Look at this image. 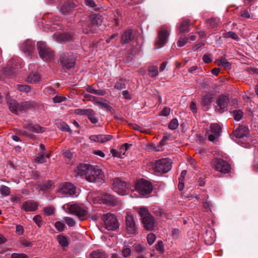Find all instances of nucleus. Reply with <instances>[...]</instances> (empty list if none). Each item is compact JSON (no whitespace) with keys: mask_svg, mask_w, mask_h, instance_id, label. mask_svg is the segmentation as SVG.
<instances>
[{"mask_svg":"<svg viewBox=\"0 0 258 258\" xmlns=\"http://www.w3.org/2000/svg\"><path fill=\"white\" fill-rule=\"evenodd\" d=\"M139 212L145 229L148 231L153 230L156 225L155 220L148 209L145 207H141Z\"/></svg>","mask_w":258,"mask_h":258,"instance_id":"f257e3e1","label":"nucleus"},{"mask_svg":"<svg viewBox=\"0 0 258 258\" xmlns=\"http://www.w3.org/2000/svg\"><path fill=\"white\" fill-rule=\"evenodd\" d=\"M88 172L86 178L88 181L101 183L104 181V173L99 167L92 165Z\"/></svg>","mask_w":258,"mask_h":258,"instance_id":"f03ea898","label":"nucleus"},{"mask_svg":"<svg viewBox=\"0 0 258 258\" xmlns=\"http://www.w3.org/2000/svg\"><path fill=\"white\" fill-rule=\"evenodd\" d=\"M134 188L141 196L146 197L152 192L153 185L151 182L144 179H140L135 183Z\"/></svg>","mask_w":258,"mask_h":258,"instance_id":"7ed1b4c3","label":"nucleus"},{"mask_svg":"<svg viewBox=\"0 0 258 258\" xmlns=\"http://www.w3.org/2000/svg\"><path fill=\"white\" fill-rule=\"evenodd\" d=\"M68 209L70 213L77 216L80 220L83 221L88 217L87 208L78 204H68Z\"/></svg>","mask_w":258,"mask_h":258,"instance_id":"20e7f679","label":"nucleus"},{"mask_svg":"<svg viewBox=\"0 0 258 258\" xmlns=\"http://www.w3.org/2000/svg\"><path fill=\"white\" fill-rule=\"evenodd\" d=\"M212 168L217 171L227 173L231 170L230 165L226 161L221 158H215L211 161Z\"/></svg>","mask_w":258,"mask_h":258,"instance_id":"39448f33","label":"nucleus"},{"mask_svg":"<svg viewBox=\"0 0 258 258\" xmlns=\"http://www.w3.org/2000/svg\"><path fill=\"white\" fill-rule=\"evenodd\" d=\"M172 167L171 160L168 158H163L156 161L154 164V169L158 173H167Z\"/></svg>","mask_w":258,"mask_h":258,"instance_id":"423d86ee","label":"nucleus"},{"mask_svg":"<svg viewBox=\"0 0 258 258\" xmlns=\"http://www.w3.org/2000/svg\"><path fill=\"white\" fill-rule=\"evenodd\" d=\"M37 47L40 57L45 61L53 59L54 55L49 48L46 46L45 42L40 41L37 43Z\"/></svg>","mask_w":258,"mask_h":258,"instance_id":"0eeeda50","label":"nucleus"},{"mask_svg":"<svg viewBox=\"0 0 258 258\" xmlns=\"http://www.w3.org/2000/svg\"><path fill=\"white\" fill-rule=\"evenodd\" d=\"M105 228L108 230H113L118 227L116 217L112 214L107 213L102 217Z\"/></svg>","mask_w":258,"mask_h":258,"instance_id":"6e6552de","label":"nucleus"},{"mask_svg":"<svg viewBox=\"0 0 258 258\" xmlns=\"http://www.w3.org/2000/svg\"><path fill=\"white\" fill-rule=\"evenodd\" d=\"M229 102V95H221L217 99L215 110L219 113H223L227 110Z\"/></svg>","mask_w":258,"mask_h":258,"instance_id":"1a4fd4ad","label":"nucleus"},{"mask_svg":"<svg viewBox=\"0 0 258 258\" xmlns=\"http://www.w3.org/2000/svg\"><path fill=\"white\" fill-rule=\"evenodd\" d=\"M19 61L18 58L10 59L4 69V73L8 76L14 75L16 72L15 69L22 67L21 64H19Z\"/></svg>","mask_w":258,"mask_h":258,"instance_id":"9d476101","label":"nucleus"},{"mask_svg":"<svg viewBox=\"0 0 258 258\" xmlns=\"http://www.w3.org/2000/svg\"><path fill=\"white\" fill-rule=\"evenodd\" d=\"M75 60V56L72 52L63 53L60 57L61 63L68 69L74 67Z\"/></svg>","mask_w":258,"mask_h":258,"instance_id":"9b49d317","label":"nucleus"},{"mask_svg":"<svg viewBox=\"0 0 258 258\" xmlns=\"http://www.w3.org/2000/svg\"><path fill=\"white\" fill-rule=\"evenodd\" d=\"M113 189L115 192L121 196L127 194V188L125 182L119 178H115L113 180Z\"/></svg>","mask_w":258,"mask_h":258,"instance_id":"f8f14e48","label":"nucleus"},{"mask_svg":"<svg viewBox=\"0 0 258 258\" xmlns=\"http://www.w3.org/2000/svg\"><path fill=\"white\" fill-rule=\"evenodd\" d=\"M169 33L167 30H161L158 31V36L155 42V48L158 49L162 47L167 43Z\"/></svg>","mask_w":258,"mask_h":258,"instance_id":"ddd939ff","label":"nucleus"},{"mask_svg":"<svg viewBox=\"0 0 258 258\" xmlns=\"http://www.w3.org/2000/svg\"><path fill=\"white\" fill-rule=\"evenodd\" d=\"M76 188L75 186L69 182H66L59 185L57 192L60 194H75Z\"/></svg>","mask_w":258,"mask_h":258,"instance_id":"4468645a","label":"nucleus"},{"mask_svg":"<svg viewBox=\"0 0 258 258\" xmlns=\"http://www.w3.org/2000/svg\"><path fill=\"white\" fill-rule=\"evenodd\" d=\"M96 202L99 204L114 205L116 203L115 199L111 195L106 193H101L97 197Z\"/></svg>","mask_w":258,"mask_h":258,"instance_id":"2eb2a0df","label":"nucleus"},{"mask_svg":"<svg viewBox=\"0 0 258 258\" xmlns=\"http://www.w3.org/2000/svg\"><path fill=\"white\" fill-rule=\"evenodd\" d=\"M102 20L101 19V17L99 15H93L91 16L90 18V22L89 23L88 26L90 28V30L89 31L87 29H83V31L84 33H88L90 32H91L93 29H95L96 27H98L101 25Z\"/></svg>","mask_w":258,"mask_h":258,"instance_id":"dca6fc26","label":"nucleus"},{"mask_svg":"<svg viewBox=\"0 0 258 258\" xmlns=\"http://www.w3.org/2000/svg\"><path fill=\"white\" fill-rule=\"evenodd\" d=\"M210 129L212 134L209 135L208 140L213 142L220 135L221 127L218 123H213L210 126Z\"/></svg>","mask_w":258,"mask_h":258,"instance_id":"f3484780","label":"nucleus"},{"mask_svg":"<svg viewBox=\"0 0 258 258\" xmlns=\"http://www.w3.org/2000/svg\"><path fill=\"white\" fill-rule=\"evenodd\" d=\"M35 44L31 40H26L21 46V49L26 55L30 54L34 50Z\"/></svg>","mask_w":258,"mask_h":258,"instance_id":"a211bd4d","label":"nucleus"},{"mask_svg":"<svg viewBox=\"0 0 258 258\" xmlns=\"http://www.w3.org/2000/svg\"><path fill=\"white\" fill-rule=\"evenodd\" d=\"M128 147V143H125L123 145L120 146L118 151L114 149H111L110 152L113 157L123 158V156L124 155L127 150Z\"/></svg>","mask_w":258,"mask_h":258,"instance_id":"6ab92c4d","label":"nucleus"},{"mask_svg":"<svg viewBox=\"0 0 258 258\" xmlns=\"http://www.w3.org/2000/svg\"><path fill=\"white\" fill-rule=\"evenodd\" d=\"M112 136L109 135H97L90 136L89 139L94 142L103 143L110 141Z\"/></svg>","mask_w":258,"mask_h":258,"instance_id":"aec40b11","label":"nucleus"},{"mask_svg":"<svg viewBox=\"0 0 258 258\" xmlns=\"http://www.w3.org/2000/svg\"><path fill=\"white\" fill-rule=\"evenodd\" d=\"M92 165L81 164L77 167V174L78 176H84L85 179L88 173V171Z\"/></svg>","mask_w":258,"mask_h":258,"instance_id":"412c9836","label":"nucleus"},{"mask_svg":"<svg viewBox=\"0 0 258 258\" xmlns=\"http://www.w3.org/2000/svg\"><path fill=\"white\" fill-rule=\"evenodd\" d=\"M54 38L58 42H66L73 40V36L68 33H55L53 35Z\"/></svg>","mask_w":258,"mask_h":258,"instance_id":"4be33fe9","label":"nucleus"},{"mask_svg":"<svg viewBox=\"0 0 258 258\" xmlns=\"http://www.w3.org/2000/svg\"><path fill=\"white\" fill-rule=\"evenodd\" d=\"M37 203L33 201H28L24 202L22 207V209L26 212L34 211L37 210Z\"/></svg>","mask_w":258,"mask_h":258,"instance_id":"5701e85b","label":"nucleus"},{"mask_svg":"<svg viewBox=\"0 0 258 258\" xmlns=\"http://www.w3.org/2000/svg\"><path fill=\"white\" fill-rule=\"evenodd\" d=\"M26 127V133L30 134L31 133H42L44 131V128L41 127L37 124H30Z\"/></svg>","mask_w":258,"mask_h":258,"instance_id":"b1692460","label":"nucleus"},{"mask_svg":"<svg viewBox=\"0 0 258 258\" xmlns=\"http://www.w3.org/2000/svg\"><path fill=\"white\" fill-rule=\"evenodd\" d=\"M88 119L93 124H96L98 122V118L96 112L92 109H89L86 114Z\"/></svg>","mask_w":258,"mask_h":258,"instance_id":"393cba45","label":"nucleus"},{"mask_svg":"<svg viewBox=\"0 0 258 258\" xmlns=\"http://www.w3.org/2000/svg\"><path fill=\"white\" fill-rule=\"evenodd\" d=\"M213 101V96L212 94L207 93L203 96L201 104L202 106H207L211 105Z\"/></svg>","mask_w":258,"mask_h":258,"instance_id":"a878e982","label":"nucleus"},{"mask_svg":"<svg viewBox=\"0 0 258 258\" xmlns=\"http://www.w3.org/2000/svg\"><path fill=\"white\" fill-rule=\"evenodd\" d=\"M76 7L74 3H66L60 8V11L63 14H66L70 12L73 8Z\"/></svg>","mask_w":258,"mask_h":258,"instance_id":"bb28decb","label":"nucleus"},{"mask_svg":"<svg viewBox=\"0 0 258 258\" xmlns=\"http://www.w3.org/2000/svg\"><path fill=\"white\" fill-rule=\"evenodd\" d=\"M8 104L10 110L14 113L17 114L18 111H20L19 103H18L15 100H10L8 102Z\"/></svg>","mask_w":258,"mask_h":258,"instance_id":"cd10ccee","label":"nucleus"},{"mask_svg":"<svg viewBox=\"0 0 258 258\" xmlns=\"http://www.w3.org/2000/svg\"><path fill=\"white\" fill-rule=\"evenodd\" d=\"M40 80V75L35 72L30 74L26 79V81L31 83H35L39 82Z\"/></svg>","mask_w":258,"mask_h":258,"instance_id":"c85d7f7f","label":"nucleus"},{"mask_svg":"<svg viewBox=\"0 0 258 258\" xmlns=\"http://www.w3.org/2000/svg\"><path fill=\"white\" fill-rule=\"evenodd\" d=\"M138 234V230L136 222L133 218L130 216V236H135Z\"/></svg>","mask_w":258,"mask_h":258,"instance_id":"c756f323","label":"nucleus"},{"mask_svg":"<svg viewBox=\"0 0 258 258\" xmlns=\"http://www.w3.org/2000/svg\"><path fill=\"white\" fill-rule=\"evenodd\" d=\"M207 199V195H203L201 196V199L203 201L202 203L203 207L206 211H209L211 210L212 205L210 201H208Z\"/></svg>","mask_w":258,"mask_h":258,"instance_id":"7c9ffc66","label":"nucleus"},{"mask_svg":"<svg viewBox=\"0 0 258 258\" xmlns=\"http://www.w3.org/2000/svg\"><path fill=\"white\" fill-rule=\"evenodd\" d=\"M247 134V128L243 126H239L234 132L235 136L237 138H241Z\"/></svg>","mask_w":258,"mask_h":258,"instance_id":"2f4dec72","label":"nucleus"},{"mask_svg":"<svg viewBox=\"0 0 258 258\" xmlns=\"http://www.w3.org/2000/svg\"><path fill=\"white\" fill-rule=\"evenodd\" d=\"M86 91L89 93L99 96H103L105 94V91L104 90H96L92 86L88 87L86 88Z\"/></svg>","mask_w":258,"mask_h":258,"instance_id":"473e14b6","label":"nucleus"},{"mask_svg":"<svg viewBox=\"0 0 258 258\" xmlns=\"http://www.w3.org/2000/svg\"><path fill=\"white\" fill-rule=\"evenodd\" d=\"M190 25V22L188 20H183L180 23L179 26V31L181 33H184L188 31V28Z\"/></svg>","mask_w":258,"mask_h":258,"instance_id":"72a5a7b5","label":"nucleus"},{"mask_svg":"<svg viewBox=\"0 0 258 258\" xmlns=\"http://www.w3.org/2000/svg\"><path fill=\"white\" fill-rule=\"evenodd\" d=\"M148 74L151 78L158 76V67L156 66H150L148 68Z\"/></svg>","mask_w":258,"mask_h":258,"instance_id":"f704fd0d","label":"nucleus"},{"mask_svg":"<svg viewBox=\"0 0 258 258\" xmlns=\"http://www.w3.org/2000/svg\"><path fill=\"white\" fill-rule=\"evenodd\" d=\"M91 258H106V254L101 251H94L91 254Z\"/></svg>","mask_w":258,"mask_h":258,"instance_id":"c9c22d12","label":"nucleus"},{"mask_svg":"<svg viewBox=\"0 0 258 258\" xmlns=\"http://www.w3.org/2000/svg\"><path fill=\"white\" fill-rule=\"evenodd\" d=\"M57 241L59 244L62 246H67L68 245V240L67 238L61 235H58L57 237Z\"/></svg>","mask_w":258,"mask_h":258,"instance_id":"e433bc0d","label":"nucleus"},{"mask_svg":"<svg viewBox=\"0 0 258 258\" xmlns=\"http://www.w3.org/2000/svg\"><path fill=\"white\" fill-rule=\"evenodd\" d=\"M234 119L236 121L241 120L243 115V111L240 109L235 110L233 111Z\"/></svg>","mask_w":258,"mask_h":258,"instance_id":"4c0bfd02","label":"nucleus"},{"mask_svg":"<svg viewBox=\"0 0 258 258\" xmlns=\"http://www.w3.org/2000/svg\"><path fill=\"white\" fill-rule=\"evenodd\" d=\"M49 158V155H45L44 153L39 155L35 159L37 163H43L46 162V159Z\"/></svg>","mask_w":258,"mask_h":258,"instance_id":"58836bf2","label":"nucleus"},{"mask_svg":"<svg viewBox=\"0 0 258 258\" xmlns=\"http://www.w3.org/2000/svg\"><path fill=\"white\" fill-rule=\"evenodd\" d=\"M57 127L61 130L71 132V130L69 127V126L64 122L63 121H59L57 123Z\"/></svg>","mask_w":258,"mask_h":258,"instance_id":"ea45409f","label":"nucleus"},{"mask_svg":"<svg viewBox=\"0 0 258 258\" xmlns=\"http://www.w3.org/2000/svg\"><path fill=\"white\" fill-rule=\"evenodd\" d=\"M223 37L225 38H231L235 40H237L239 39V37L237 34L235 32L232 31L224 33L223 34Z\"/></svg>","mask_w":258,"mask_h":258,"instance_id":"a19ab883","label":"nucleus"},{"mask_svg":"<svg viewBox=\"0 0 258 258\" xmlns=\"http://www.w3.org/2000/svg\"><path fill=\"white\" fill-rule=\"evenodd\" d=\"M31 106V103L30 102H23L19 103V109L20 111L25 110L30 108Z\"/></svg>","mask_w":258,"mask_h":258,"instance_id":"79ce46f5","label":"nucleus"},{"mask_svg":"<svg viewBox=\"0 0 258 258\" xmlns=\"http://www.w3.org/2000/svg\"><path fill=\"white\" fill-rule=\"evenodd\" d=\"M178 126V122L176 118L172 119L168 124V127L170 130H175Z\"/></svg>","mask_w":258,"mask_h":258,"instance_id":"37998d69","label":"nucleus"},{"mask_svg":"<svg viewBox=\"0 0 258 258\" xmlns=\"http://www.w3.org/2000/svg\"><path fill=\"white\" fill-rule=\"evenodd\" d=\"M125 81L123 79H120L119 81H117L115 83L114 87L115 89L117 90H121L125 88Z\"/></svg>","mask_w":258,"mask_h":258,"instance_id":"c03bdc74","label":"nucleus"},{"mask_svg":"<svg viewBox=\"0 0 258 258\" xmlns=\"http://www.w3.org/2000/svg\"><path fill=\"white\" fill-rule=\"evenodd\" d=\"M218 64L219 66L224 67L225 68H230L231 64L226 59L221 58V59L218 60Z\"/></svg>","mask_w":258,"mask_h":258,"instance_id":"a18cd8bd","label":"nucleus"},{"mask_svg":"<svg viewBox=\"0 0 258 258\" xmlns=\"http://www.w3.org/2000/svg\"><path fill=\"white\" fill-rule=\"evenodd\" d=\"M53 185V182L51 181H47L41 185L40 189L44 190L50 189Z\"/></svg>","mask_w":258,"mask_h":258,"instance_id":"49530a36","label":"nucleus"},{"mask_svg":"<svg viewBox=\"0 0 258 258\" xmlns=\"http://www.w3.org/2000/svg\"><path fill=\"white\" fill-rule=\"evenodd\" d=\"M0 192L2 195L7 196L10 194V189L7 186L3 185L0 188Z\"/></svg>","mask_w":258,"mask_h":258,"instance_id":"de8ad7c7","label":"nucleus"},{"mask_svg":"<svg viewBox=\"0 0 258 258\" xmlns=\"http://www.w3.org/2000/svg\"><path fill=\"white\" fill-rule=\"evenodd\" d=\"M17 89L20 91L28 93L30 91V87L26 85H18L17 86Z\"/></svg>","mask_w":258,"mask_h":258,"instance_id":"09e8293b","label":"nucleus"},{"mask_svg":"<svg viewBox=\"0 0 258 258\" xmlns=\"http://www.w3.org/2000/svg\"><path fill=\"white\" fill-rule=\"evenodd\" d=\"M122 255L125 257H126L129 256L128 243H127V242H125L124 243V246L122 251Z\"/></svg>","mask_w":258,"mask_h":258,"instance_id":"8fccbe9b","label":"nucleus"},{"mask_svg":"<svg viewBox=\"0 0 258 258\" xmlns=\"http://www.w3.org/2000/svg\"><path fill=\"white\" fill-rule=\"evenodd\" d=\"M156 239L155 235L152 233H149L147 236V240L149 245H152Z\"/></svg>","mask_w":258,"mask_h":258,"instance_id":"3c124183","label":"nucleus"},{"mask_svg":"<svg viewBox=\"0 0 258 258\" xmlns=\"http://www.w3.org/2000/svg\"><path fill=\"white\" fill-rule=\"evenodd\" d=\"M63 220L69 226L73 227L76 224L75 220L71 217H65L63 219Z\"/></svg>","mask_w":258,"mask_h":258,"instance_id":"603ef678","label":"nucleus"},{"mask_svg":"<svg viewBox=\"0 0 258 258\" xmlns=\"http://www.w3.org/2000/svg\"><path fill=\"white\" fill-rule=\"evenodd\" d=\"M146 248L140 244H136L133 246V249L138 253L144 251Z\"/></svg>","mask_w":258,"mask_h":258,"instance_id":"864d4df0","label":"nucleus"},{"mask_svg":"<svg viewBox=\"0 0 258 258\" xmlns=\"http://www.w3.org/2000/svg\"><path fill=\"white\" fill-rule=\"evenodd\" d=\"M187 42V38L180 37L177 42V45L178 47H182L184 46Z\"/></svg>","mask_w":258,"mask_h":258,"instance_id":"5fc2aeb1","label":"nucleus"},{"mask_svg":"<svg viewBox=\"0 0 258 258\" xmlns=\"http://www.w3.org/2000/svg\"><path fill=\"white\" fill-rule=\"evenodd\" d=\"M55 227L58 231H62L64 230L66 228V226L63 223L60 221H57L55 223Z\"/></svg>","mask_w":258,"mask_h":258,"instance_id":"6e6d98bb","label":"nucleus"},{"mask_svg":"<svg viewBox=\"0 0 258 258\" xmlns=\"http://www.w3.org/2000/svg\"><path fill=\"white\" fill-rule=\"evenodd\" d=\"M11 258H28V257L23 253H13L11 255Z\"/></svg>","mask_w":258,"mask_h":258,"instance_id":"4d7b16f0","label":"nucleus"},{"mask_svg":"<svg viewBox=\"0 0 258 258\" xmlns=\"http://www.w3.org/2000/svg\"><path fill=\"white\" fill-rule=\"evenodd\" d=\"M129 40V32L127 31H126L124 32V33L122 34L121 37V42L122 43H126Z\"/></svg>","mask_w":258,"mask_h":258,"instance_id":"13d9d810","label":"nucleus"},{"mask_svg":"<svg viewBox=\"0 0 258 258\" xmlns=\"http://www.w3.org/2000/svg\"><path fill=\"white\" fill-rule=\"evenodd\" d=\"M89 109H77L75 110V113L78 115H86Z\"/></svg>","mask_w":258,"mask_h":258,"instance_id":"bf43d9fd","label":"nucleus"},{"mask_svg":"<svg viewBox=\"0 0 258 258\" xmlns=\"http://www.w3.org/2000/svg\"><path fill=\"white\" fill-rule=\"evenodd\" d=\"M156 249L157 250L163 252L164 251V246L163 243L162 241H158L157 243L156 244Z\"/></svg>","mask_w":258,"mask_h":258,"instance_id":"052dcab7","label":"nucleus"},{"mask_svg":"<svg viewBox=\"0 0 258 258\" xmlns=\"http://www.w3.org/2000/svg\"><path fill=\"white\" fill-rule=\"evenodd\" d=\"M93 102L94 104L99 106L102 108H108L109 107L106 103L102 102L99 100H93Z\"/></svg>","mask_w":258,"mask_h":258,"instance_id":"680f3d73","label":"nucleus"},{"mask_svg":"<svg viewBox=\"0 0 258 258\" xmlns=\"http://www.w3.org/2000/svg\"><path fill=\"white\" fill-rule=\"evenodd\" d=\"M33 220L39 227H40L42 225V218L40 216L36 215L34 216Z\"/></svg>","mask_w":258,"mask_h":258,"instance_id":"e2e57ef3","label":"nucleus"},{"mask_svg":"<svg viewBox=\"0 0 258 258\" xmlns=\"http://www.w3.org/2000/svg\"><path fill=\"white\" fill-rule=\"evenodd\" d=\"M203 60L206 63H209L212 61L211 55L210 54H205L203 57Z\"/></svg>","mask_w":258,"mask_h":258,"instance_id":"0e129e2a","label":"nucleus"},{"mask_svg":"<svg viewBox=\"0 0 258 258\" xmlns=\"http://www.w3.org/2000/svg\"><path fill=\"white\" fill-rule=\"evenodd\" d=\"M66 99V97L61 96H56L53 98V102L55 103H60Z\"/></svg>","mask_w":258,"mask_h":258,"instance_id":"69168bd1","label":"nucleus"},{"mask_svg":"<svg viewBox=\"0 0 258 258\" xmlns=\"http://www.w3.org/2000/svg\"><path fill=\"white\" fill-rule=\"evenodd\" d=\"M218 21L216 19H211L209 20L208 23L212 28L216 27L218 26Z\"/></svg>","mask_w":258,"mask_h":258,"instance_id":"338daca9","label":"nucleus"},{"mask_svg":"<svg viewBox=\"0 0 258 258\" xmlns=\"http://www.w3.org/2000/svg\"><path fill=\"white\" fill-rule=\"evenodd\" d=\"M170 112V108L168 107H164L163 110L161 111L160 115L164 116H167L168 115H169Z\"/></svg>","mask_w":258,"mask_h":258,"instance_id":"774afa93","label":"nucleus"}]
</instances>
